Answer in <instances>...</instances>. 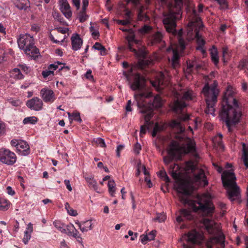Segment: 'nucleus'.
<instances>
[{
	"instance_id": "f257e3e1",
	"label": "nucleus",
	"mask_w": 248,
	"mask_h": 248,
	"mask_svg": "<svg viewBox=\"0 0 248 248\" xmlns=\"http://www.w3.org/2000/svg\"><path fill=\"white\" fill-rule=\"evenodd\" d=\"M169 173L177 182L175 184L177 191L180 193V201L184 204L188 205L194 212H198L203 216H211L214 212L215 207L211 200L206 195H202L197 201L190 200L189 195L192 191L191 184L186 181L179 180L180 178V167L174 164L171 166Z\"/></svg>"
},
{
	"instance_id": "f03ea898",
	"label": "nucleus",
	"mask_w": 248,
	"mask_h": 248,
	"mask_svg": "<svg viewBox=\"0 0 248 248\" xmlns=\"http://www.w3.org/2000/svg\"><path fill=\"white\" fill-rule=\"evenodd\" d=\"M189 115L186 114L177 120L172 121L170 126L177 131L175 140H172L167 149V155L163 158L165 164L168 165L174 159L179 158L181 155L194 152L195 151V142L193 140L187 138L183 133L185 128L181 121L188 120Z\"/></svg>"
},
{
	"instance_id": "7ed1b4c3",
	"label": "nucleus",
	"mask_w": 248,
	"mask_h": 248,
	"mask_svg": "<svg viewBox=\"0 0 248 248\" xmlns=\"http://www.w3.org/2000/svg\"><path fill=\"white\" fill-rule=\"evenodd\" d=\"M188 1V0H175L174 7L169 8V13L164 16L163 23L165 25L166 31L178 35V45L175 47L172 46L167 49V52L172 51L173 57L171 60V65L173 68H176L179 66V54L183 51L186 47V43L182 38L183 33L182 29H181L177 33L175 27L176 26V20L181 17V8L183 3Z\"/></svg>"
},
{
	"instance_id": "20e7f679",
	"label": "nucleus",
	"mask_w": 248,
	"mask_h": 248,
	"mask_svg": "<svg viewBox=\"0 0 248 248\" xmlns=\"http://www.w3.org/2000/svg\"><path fill=\"white\" fill-rule=\"evenodd\" d=\"M241 116V108L233 96L232 88L228 87L224 95L219 117L225 122L228 130L230 131L231 126L239 123Z\"/></svg>"
},
{
	"instance_id": "39448f33",
	"label": "nucleus",
	"mask_w": 248,
	"mask_h": 248,
	"mask_svg": "<svg viewBox=\"0 0 248 248\" xmlns=\"http://www.w3.org/2000/svg\"><path fill=\"white\" fill-rule=\"evenodd\" d=\"M192 18L188 23L187 28V39L191 40L195 39L198 45L196 49L200 50L202 54H204L206 53L204 48L205 41L199 33V31L202 29L203 24L195 10L192 11Z\"/></svg>"
},
{
	"instance_id": "423d86ee",
	"label": "nucleus",
	"mask_w": 248,
	"mask_h": 248,
	"mask_svg": "<svg viewBox=\"0 0 248 248\" xmlns=\"http://www.w3.org/2000/svg\"><path fill=\"white\" fill-rule=\"evenodd\" d=\"M202 222L209 233L214 235L206 243L207 248H224L225 236L215 221L207 218L202 219Z\"/></svg>"
},
{
	"instance_id": "0eeeda50",
	"label": "nucleus",
	"mask_w": 248,
	"mask_h": 248,
	"mask_svg": "<svg viewBox=\"0 0 248 248\" xmlns=\"http://www.w3.org/2000/svg\"><path fill=\"white\" fill-rule=\"evenodd\" d=\"M217 83L214 80L213 84L209 85L206 84L202 90V93L203 94L206 103L207 108L205 112L206 114H211L213 116H215V106L217 102V97L219 93V90L217 88Z\"/></svg>"
},
{
	"instance_id": "6e6552de",
	"label": "nucleus",
	"mask_w": 248,
	"mask_h": 248,
	"mask_svg": "<svg viewBox=\"0 0 248 248\" xmlns=\"http://www.w3.org/2000/svg\"><path fill=\"white\" fill-rule=\"evenodd\" d=\"M236 178L232 169L224 171L221 175L223 186L227 189L229 199L232 201L237 198L240 193V188L235 182Z\"/></svg>"
},
{
	"instance_id": "1a4fd4ad",
	"label": "nucleus",
	"mask_w": 248,
	"mask_h": 248,
	"mask_svg": "<svg viewBox=\"0 0 248 248\" xmlns=\"http://www.w3.org/2000/svg\"><path fill=\"white\" fill-rule=\"evenodd\" d=\"M18 47L20 49L31 59H34L39 55V50L35 46L34 39L29 34H21L17 39Z\"/></svg>"
},
{
	"instance_id": "9d476101",
	"label": "nucleus",
	"mask_w": 248,
	"mask_h": 248,
	"mask_svg": "<svg viewBox=\"0 0 248 248\" xmlns=\"http://www.w3.org/2000/svg\"><path fill=\"white\" fill-rule=\"evenodd\" d=\"M151 94L152 93L149 92L148 93H140L134 95V98L137 101V105L140 108V112L145 114L144 117L147 124L149 122L153 116V111L151 107H147L143 102L144 99L149 97Z\"/></svg>"
},
{
	"instance_id": "9b49d317",
	"label": "nucleus",
	"mask_w": 248,
	"mask_h": 248,
	"mask_svg": "<svg viewBox=\"0 0 248 248\" xmlns=\"http://www.w3.org/2000/svg\"><path fill=\"white\" fill-rule=\"evenodd\" d=\"M123 31H126L128 34L126 36L125 38L128 43V47L129 50L135 53V54L139 58H144L146 55V52L142 48H139L137 50L133 48L134 45H139L140 43V40L135 39V35L133 30L132 29H127L125 28H121L120 29Z\"/></svg>"
},
{
	"instance_id": "f8f14e48",
	"label": "nucleus",
	"mask_w": 248,
	"mask_h": 248,
	"mask_svg": "<svg viewBox=\"0 0 248 248\" xmlns=\"http://www.w3.org/2000/svg\"><path fill=\"white\" fill-rule=\"evenodd\" d=\"M127 80L128 81L130 88L133 91L142 90L144 89L145 79L140 74L132 73L130 70L128 73H124Z\"/></svg>"
},
{
	"instance_id": "ddd939ff",
	"label": "nucleus",
	"mask_w": 248,
	"mask_h": 248,
	"mask_svg": "<svg viewBox=\"0 0 248 248\" xmlns=\"http://www.w3.org/2000/svg\"><path fill=\"white\" fill-rule=\"evenodd\" d=\"M170 76L168 71H165L164 72L158 73L155 80L152 81V84L158 91H160L170 84Z\"/></svg>"
},
{
	"instance_id": "4468645a",
	"label": "nucleus",
	"mask_w": 248,
	"mask_h": 248,
	"mask_svg": "<svg viewBox=\"0 0 248 248\" xmlns=\"http://www.w3.org/2000/svg\"><path fill=\"white\" fill-rule=\"evenodd\" d=\"M195 97V93L191 90H188L184 93L182 99H178L172 106V109L176 113H180L186 106V104L184 100H192Z\"/></svg>"
},
{
	"instance_id": "2eb2a0df",
	"label": "nucleus",
	"mask_w": 248,
	"mask_h": 248,
	"mask_svg": "<svg viewBox=\"0 0 248 248\" xmlns=\"http://www.w3.org/2000/svg\"><path fill=\"white\" fill-rule=\"evenodd\" d=\"M17 161L16 154L9 149L0 148V162L7 166H13Z\"/></svg>"
},
{
	"instance_id": "dca6fc26",
	"label": "nucleus",
	"mask_w": 248,
	"mask_h": 248,
	"mask_svg": "<svg viewBox=\"0 0 248 248\" xmlns=\"http://www.w3.org/2000/svg\"><path fill=\"white\" fill-rule=\"evenodd\" d=\"M11 145L16 148L18 155L22 156H27L30 154L31 150L29 144L25 140L13 139L10 141Z\"/></svg>"
},
{
	"instance_id": "f3484780",
	"label": "nucleus",
	"mask_w": 248,
	"mask_h": 248,
	"mask_svg": "<svg viewBox=\"0 0 248 248\" xmlns=\"http://www.w3.org/2000/svg\"><path fill=\"white\" fill-rule=\"evenodd\" d=\"M204 240V236L202 232L192 230L187 234L184 235L181 241L185 240L191 244H201Z\"/></svg>"
},
{
	"instance_id": "a211bd4d",
	"label": "nucleus",
	"mask_w": 248,
	"mask_h": 248,
	"mask_svg": "<svg viewBox=\"0 0 248 248\" xmlns=\"http://www.w3.org/2000/svg\"><path fill=\"white\" fill-rule=\"evenodd\" d=\"M27 106L31 110L40 111L43 109V101L38 97H34L27 101Z\"/></svg>"
},
{
	"instance_id": "6ab92c4d",
	"label": "nucleus",
	"mask_w": 248,
	"mask_h": 248,
	"mask_svg": "<svg viewBox=\"0 0 248 248\" xmlns=\"http://www.w3.org/2000/svg\"><path fill=\"white\" fill-rule=\"evenodd\" d=\"M40 96L45 103H52L56 99L54 92L48 88H44L41 90Z\"/></svg>"
},
{
	"instance_id": "aec40b11",
	"label": "nucleus",
	"mask_w": 248,
	"mask_h": 248,
	"mask_svg": "<svg viewBox=\"0 0 248 248\" xmlns=\"http://www.w3.org/2000/svg\"><path fill=\"white\" fill-rule=\"evenodd\" d=\"M60 9L66 18L69 19L71 17L72 12L67 0H60Z\"/></svg>"
},
{
	"instance_id": "412c9836",
	"label": "nucleus",
	"mask_w": 248,
	"mask_h": 248,
	"mask_svg": "<svg viewBox=\"0 0 248 248\" xmlns=\"http://www.w3.org/2000/svg\"><path fill=\"white\" fill-rule=\"evenodd\" d=\"M72 49L74 51L79 50L83 44V40L80 35L77 33H73L71 36Z\"/></svg>"
},
{
	"instance_id": "4be33fe9",
	"label": "nucleus",
	"mask_w": 248,
	"mask_h": 248,
	"mask_svg": "<svg viewBox=\"0 0 248 248\" xmlns=\"http://www.w3.org/2000/svg\"><path fill=\"white\" fill-rule=\"evenodd\" d=\"M75 223L78 225L80 230L82 232H87L88 231L91 230L93 228V224L92 220L91 219L84 221L81 222H79L78 220H76Z\"/></svg>"
},
{
	"instance_id": "5701e85b",
	"label": "nucleus",
	"mask_w": 248,
	"mask_h": 248,
	"mask_svg": "<svg viewBox=\"0 0 248 248\" xmlns=\"http://www.w3.org/2000/svg\"><path fill=\"white\" fill-rule=\"evenodd\" d=\"M183 218L186 219L191 220L193 218V216L192 212L187 209H183L181 211L180 216L176 217V220L178 222L183 221Z\"/></svg>"
},
{
	"instance_id": "b1692460",
	"label": "nucleus",
	"mask_w": 248,
	"mask_h": 248,
	"mask_svg": "<svg viewBox=\"0 0 248 248\" xmlns=\"http://www.w3.org/2000/svg\"><path fill=\"white\" fill-rule=\"evenodd\" d=\"M194 179L196 182L201 184L202 183L204 186H207L208 184L204 172L202 170H200L197 174L195 175Z\"/></svg>"
},
{
	"instance_id": "393cba45",
	"label": "nucleus",
	"mask_w": 248,
	"mask_h": 248,
	"mask_svg": "<svg viewBox=\"0 0 248 248\" xmlns=\"http://www.w3.org/2000/svg\"><path fill=\"white\" fill-rule=\"evenodd\" d=\"M10 77L15 80H19L24 78V75L18 67L15 68L10 72Z\"/></svg>"
},
{
	"instance_id": "a878e982",
	"label": "nucleus",
	"mask_w": 248,
	"mask_h": 248,
	"mask_svg": "<svg viewBox=\"0 0 248 248\" xmlns=\"http://www.w3.org/2000/svg\"><path fill=\"white\" fill-rule=\"evenodd\" d=\"M131 22V13L127 9L125 10V19L117 20L116 22L119 24L126 25Z\"/></svg>"
},
{
	"instance_id": "bb28decb",
	"label": "nucleus",
	"mask_w": 248,
	"mask_h": 248,
	"mask_svg": "<svg viewBox=\"0 0 248 248\" xmlns=\"http://www.w3.org/2000/svg\"><path fill=\"white\" fill-rule=\"evenodd\" d=\"M32 232V227L31 224L30 223L26 229V230L24 232V235L23 238V242L25 244H27L29 240L31 237V233Z\"/></svg>"
},
{
	"instance_id": "cd10ccee",
	"label": "nucleus",
	"mask_w": 248,
	"mask_h": 248,
	"mask_svg": "<svg viewBox=\"0 0 248 248\" xmlns=\"http://www.w3.org/2000/svg\"><path fill=\"white\" fill-rule=\"evenodd\" d=\"M162 34L160 31H157L152 37L150 40L151 45H154L161 42L162 39Z\"/></svg>"
},
{
	"instance_id": "c85d7f7f",
	"label": "nucleus",
	"mask_w": 248,
	"mask_h": 248,
	"mask_svg": "<svg viewBox=\"0 0 248 248\" xmlns=\"http://www.w3.org/2000/svg\"><path fill=\"white\" fill-rule=\"evenodd\" d=\"M68 118L70 121H76L79 123L82 122V119L80 118V113L78 111L73 112L72 114L67 112Z\"/></svg>"
},
{
	"instance_id": "c756f323",
	"label": "nucleus",
	"mask_w": 248,
	"mask_h": 248,
	"mask_svg": "<svg viewBox=\"0 0 248 248\" xmlns=\"http://www.w3.org/2000/svg\"><path fill=\"white\" fill-rule=\"evenodd\" d=\"M210 54L211 56L212 61L217 65L218 62V56L217 49L213 46L210 49Z\"/></svg>"
},
{
	"instance_id": "7c9ffc66",
	"label": "nucleus",
	"mask_w": 248,
	"mask_h": 248,
	"mask_svg": "<svg viewBox=\"0 0 248 248\" xmlns=\"http://www.w3.org/2000/svg\"><path fill=\"white\" fill-rule=\"evenodd\" d=\"M28 0H17L15 2V5L19 10H25L28 7Z\"/></svg>"
},
{
	"instance_id": "2f4dec72",
	"label": "nucleus",
	"mask_w": 248,
	"mask_h": 248,
	"mask_svg": "<svg viewBox=\"0 0 248 248\" xmlns=\"http://www.w3.org/2000/svg\"><path fill=\"white\" fill-rule=\"evenodd\" d=\"M222 135L218 133L213 139V142L214 144L217 147L223 148L224 146L222 141Z\"/></svg>"
},
{
	"instance_id": "473e14b6",
	"label": "nucleus",
	"mask_w": 248,
	"mask_h": 248,
	"mask_svg": "<svg viewBox=\"0 0 248 248\" xmlns=\"http://www.w3.org/2000/svg\"><path fill=\"white\" fill-rule=\"evenodd\" d=\"M53 225L60 232L62 233H66L65 225L60 220H55L53 222Z\"/></svg>"
},
{
	"instance_id": "72a5a7b5",
	"label": "nucleus",
	"mask_w": 248,
	"mask_h": 248,
	"mask_svg": "<svg viewBox=\"0 0 248 248\" xmlns=\"http://www.w3.org/2000/svg\"><path fill=\"white\" fill-rule=\"evenodd\" d=\"M144 7H141L139 11L138 18L139 20L146 22L149 20V17L143 11Z\"/></svg>"
},
{
	"instance_id": "f704fd0d",
	"label": "nucleus",
	"mask_w": 248,
	"mask_h": 248,
	"mask_svg": "<svg viewBox=\"0 0 248 248\" xmlns=\"http://www.w3.org/2000/svg\"><path fill=\"white\" fill-rule=\"evenodd\" d=\"M9 202L4 199L0 198V211H5L9 208Z\"/></svg>"
},
{
	"instance_id": "c9c22d12",
	"label": "nucleus",
	"mask_w": 248,
	"mask_h": 248,
	"mask_svg": "<svg viewBox=\"0 0 248 248\" xmlns=\"http://www.w3.org/2000/svg\"><path fill=\"white\" fill-rule=\"evenodd\" d=\"M93 48L100 51V55L104 56L106 54V49L100 43L96 42L93 46Z\"/></svg>"
},
{
	"instance_id": "e433bc0d",
	"label": "nucleus",
	"mask_w": 248,
	"mask_h": 248,
	"mask_svg": "<svg viewBox=\"0 0 248 248\" xmlns=\"http://www.w3.org/2000/svg\"><path fill=\"white\" fill-rule=\"evenodd\" d=\"M38 121V119L35 116H30L25 118L23 120L24 124H35Z\"/></svg>"
},
{
	"instance_id": "4c0bfd02",
	"label": "nucleus",
	"mask_w": 248,
	"mask_h": 248,
	"mask_svg": "<svg viewBox=\"0 0 248 248\" xmlns=\"http://www.w3.org/2000/svg\"><path fill=\"white\" fill-rule=\"evenodd\" d=\"M7 100V102L14 107H20L23 104L22 100L18 98H8Z\"/></svg>"
},
{
	"instance_id": "58836bf2",
	"label": "nucleus",
	"mask_w": 248,
	"mask_h": 248,
	"mask_svg": "<svg viewBox=\"0 0 248 248\" xmlns=\"http://www.w3.org/2000/svg\"><path fill=\"white\" fill-rule=\"evenodd\" d=\"M65 229L66 230V232L69 236H73L74 233L76 232L75 231L77 230L72 223H69L67 225H65Z\"/></svg>"
},
{
	"instance_id": "ea45409f",
	"label": "nucleus",
	"mask_w": 248,
	"mask_h": 248,
	"mask_svg": "<svg viewBox=\"0 0 248 248\" xmlns=\"http://www.w3.org/2000/svg\"><path fill=\"white\" fill-rule=\"evenodd\" d=\"M195 64V62H187V67L185 70V73L186 75V77L187 78H189L188 76V75L190 74V72L192 71V69L194 67Z\"/></svg>"
},
{
	"instance_id": "a19ab883",
	"label": "nucleus",
	"mask_w": 248,
	"mask_h": 248,
	"mask_svg": "<svg viewBox=\"0 0 248 248\" xmlns=\"http://www.w3.org/2000/svg\"><path fill=\"white\" fill-rule=\"evenodd\" d=\"M162 105L161 99L159 95H156L152 103V107L154 108H159Z\"/></svg>"
},
{
	"instance_id": "79ce46f5",
	"label": "nucleus",
	"mask_w": 248,
	"mask_h": 248,
	"mask_svg": "<svg viewBox=\"0 0 248 248\" xmlns=\"http://www.w3.org/2000/svg\"><path fill=\"white\" fill-rule=\"evenodd\" d=\"M164 128V125L156 123L153 131L152 136L155 137L158 132L163 130Z\"/></svg>"
},
{
	"instance_id": "37998d69",
	"label": "nucleus",
	"mask_w": 248,
	"mask_h": 248,
	"mask_svg": "<svg viewBox=\"0 0 248 248\" xmlns=\"http://www.w3.org/2000/svg\"><path fill=\"white\" fill-rule=\"evenodd\" d=\"M88 16L86 13V10H82L78 14V18L80 22H84L88 18Z\"/></svg>"
},
{
	"instance_id": "c03bdc74",
	"label": "nucleus",
	"mask_w": 248,
	"mask_h": 248,
	"mask_svg": "<svg viewBox=\"0 0 248 248\" xmlns=\"http://www.w3.org/2000/svg\"><path fill=\"white\" fill-rule=\"evenodd\" d=\"M230 53L227 46H224L222 47V57L224 62H225L230 57Z\"/></svg>"
},
{
	"instance_id": "a18cd8bd",
	"label": "nucleus",
	"mask_w": 248,
	"mask_h": 248,
	"mask_svg": "<svg viewBox=\"0 0 248 248\" xmlns=\"http://www.w3.org/2000/svg\"><path fill=\"white\" fill-rule=\"evenodd\" d=\"M86 181L95 190L97 189V186L96 181L92 177H87L85 178Z\"/></svg>"
},
{
	"instance_id": "49530a36",
	"label": "nucleus",
	"mask_w": 248,
	"mask_h": 248,
	"mask_svg": "<svg viewBox=\"0 0 248 248\" xmlns=\"http://www.w3.org/2000/svg\"><path fill=\"white\" fill-rule=\"evenodd\" d=\"M158 176L165 181L166 183L170 182L169 177L168 176L166 171L164 170H160L157 173Z\"/></svg>"
},
{
	"instance_id": "de8ad7c7",
	"label": "nucleus",
	"mask_w": 248,
	"mask_h": 248,
	"mask_svg": "<svg viewBox=\"0 0 248 248\" xmlns=\"http://www.w3.org/2000/svg\"><path fill=\"white\" fill-rule=\"evenodd\" d=\"M152 30L151 26L148 25H145L139 30V31L141 34H144L150 32Z\"/></svg>"
},
{
	"instance_id": "09e8293b",
	"label": "nucleus",
	"mask_w": 248,
	"mask_h": 248,
	"mask_svg": "<svg viewBox=\"0 0 248 248\" xmlns=\"http://www.w3.org/2000/svg\"><path fill=\"white\" fill-rule=\"evenodd\" d=\"M93 141L101 147H106V143L104 140L101 138H94Z\"/></svg>"
},
{
	"instance_id": "8fccbe9b",
	"label": "nucleus",
	"mask_w": 248,
	"mask_h": 248,
	"mask_svg": "<svg viewBox=\"0 0 248 248\" xmlns=\"http://www.w3.org/2000/svg\"><path fill=\"white\" fill-rule=\"evenodd\" d=\"M18 67L20 69V71L24 72L25 73L27 74L30 72L31 69L30 67L27 66L25 64H19Z\"/></svg>"
},
{
	"instance_id": "3c124183",
	"label": "nucleus",
	"mask_w": 248,
	"mask_h": 248,
	"mask_svg": "<svg viewBox=\"0 0 248 248\" xmlns=\"http://www.w3.org/2000/svg\"><path fill=\"white\" fill-rule=\"evenodd\" d=\"M243 159H248V148L245 143L243 144Z\"/></svg>"
},
{
	"instance_id": "603ef678",
	"label": "nucleus",
	"mask_w": 248,
	"mask_h": 248,
	"mask_svg": "<svg viewBox=\"0 0 248 248\" xmlns=\"http://www.w3.org/2000/svg\"><path fill=\"white\" fill-rule=\"evenodd\" d=\"M42 75L43 76V77L45 78H46L48 77H52L53 76V71L50 70H48V69H46V70L43 71L42 72Z\"/></svg>"
},
{
	"instance_id": "864d4df0",
	"label": "nucleus",
	"mask_w": 248,
	"mask_h": 248,
	"mask_svg": "<svg viewBox=\"0 0 248 248\" xmlns=\"http://www.w3.org/2000/svg\"><path fill=\"white\" fill-rule=\"evenodd\" d=\"M166 215L163 213L157 214L156 217L155 218V220H157L159 222H163L166 219Z\"/></svg>"
},
{
	"instance_id": "5fc2aeb1",
	"label": "nucleus",
	"mask_w": 248,
	"mask_h": 248,
	"mask_svg": "<svg viewBox=\"0 0 248 248\" xmlns=\"http://www.w3.org/2000/svg\"><path fill=\"white\" fill-rule=\"evenodd\" d=\"M75 232H76L74 233V234L73 235V237L76 238L77 241L78 243H80L82 245H83L82 238L79 235L78 231V230H76Z\"/></svg>"
},
{
	"instance_id": "6e6d98bb",
	"label": "nucleus",
	"mask_w": 248,
	"mask_h": 248,
	"mask_svg": "<svg viewBox=\"0 0 248 248\" xmlns=\"http://www.w3.org/2000/svg\"><path fill=\"white\" fill-rule=\"evenodd\" d=\"M6 132L5 125L2 122H0V136L3 135Z\"/></svg>"
},
{
	"instance_id": "4d7b16f0",
	"label": "nucleus",
	"mask_w": 248,
	"mask_h": 248,
	"mask_svg": "<svg viewBox=\"0 0 248 248\" xmlns=\"http://www.w3.org/2000/svg\"><path fill=\"white\" fill-rule=\"evenodd\" d=\"M140 239L141 243L144 245L146 244L148 241H150L149 240H148V237L147 234L141 235L140 236Z\"/></svg>"
},
{
	"instance_id": "13d9d810",
	"label": "nucleus",
	"mask_w": 248,
	"mask_h": 248,
	"mask_svg": "<svg viewBox=\"0 0 248 248\" xmlns=\"http://www.w3.org/2000/svg\"><path fill=\"white\" fill-rule=\"evenodd\" d=\"M90 29L93 37H98L99 33L97 30H95L93 27H90Z\"/></svg>"
},
{
	"instance_id": "bf43d9fd",
	"label": "nucleus",
	"mask_w": 248,
	"mask_h": 248,
	"mask_svg": "<svg viewBox=\"0 0 248 248\" xmlns=\"http://www.w3.org/2000/svg\"><path fill=\"white\" fill-rule=\"evenodd\" d=\"M148 240L150 241H152L154 240L155 235H156V231H152L151 232H150L148 234H147Z\"/></svg>"
},
{
	"instance_id": "052dcab7",
	"label": "nucleus",
	"mask_w": 248,
	"mask_h": 248,
	"mask_svg": "<svg viewBox=\"0 0 248 248\" xmlns=\"http://www.w3.org/2000/svg\"><path fill=\"white\" fill-rule=\"evenodd\" d=\"M128 234L131 236L130 239L132 241L135 240L138 236V233L137 232L134 234L133 232L131 230L128 231Z\"/></svg>"
},
{
	"instance_id": "680f3d73",
	"label": "nucleus",
	"mask_w": 248,
	"mask_h": 248,
	"mask_svg": "<svg viewBox=\"0 0 248 248\" xmlns=\"http://www.w3.org/2000/svg\"><path fill=\"white\" fill-rule=\"evenodd\" d=\"M141 150V146L140 145V144H139V143L137 142L135 146H134V152L137 154H138L140 153V152Z\"/></svg>"
},
{
	"instance_id": "e2e57ef3",
	"label": "nucleus",
	"mask_w": 248,
	"mask_h": 248,
	"mask_svg": "<svg viewBox=\"0 0 248 248\" xmlns=\"http://www.w3.org/2000/svg\"><path fill=\"white\" fill-rule=\"evenodd\" d=\"M124 145H119L116 149L117 156L119 157L120 156L121 151L124 149Z\"/></svg>"
},
{
	"instance_id": "0e129e2a",
	"label": "nucleus",
	"mask_w": 248,
	"mask_h": 248,
	"mask_svg": "<svg viewBox=\"0 0 248 248\" xmlns=\"http://www.w3.org/2000/svg\"><path fill=\"white\" fill-rule=\"evenodd\" d=\"M6 191L7 193L11 196H14L15 194L14 190H13L12 187L10 186H8L6 187Z\"/></svg>"
},
{
	"instance_id": "69168bd1",
	"label": "nucleus",
	"mask_w": 248,
	"mask_h": 248,
	"mask_svg": "<svg viewBox=\"0 0 248 248\" xmlns=\"http://www.w3.org/2000/svg\"><path fill=\"white\" fill-rule=\"evenodd\" d=\"M72 1L77 9L78 10L80 6V0H72Z\"/></svg>"
},
{
	"instance_id": "338daca9",
	"label": "nucleus",
	"mask_w": 248,
	"mask_h": 248,
	"mask_svg": "<svg viewBox=\"0 0 248 248\" xmlns=\"http://www.w3.org/2000/svg\"><path fill=\"white\" fill-rule=\"evenodd\" d=\"M132 102L130 100L127 101V105L125 107V110L127 112H130L132 111L131 108Z\"/></svg>"
},
{
	"instance_id": "774afa93",
	"label": "nucleus",
	"mask_w": 248,
	"mask_h": 248,
	"mask_svg": "<svg viewBox=\"0 0 248 248\" xmlns=\"http://www.w3.org/2000/svg\"><path fill=\"white\" fill-rule=\"evenodd\" d=\"M108 188H113L116 186L114 180L111 179L108 181Z\"/></svg>"
}]
</instances>
